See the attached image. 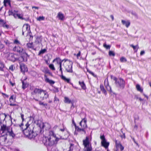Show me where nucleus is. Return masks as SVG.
I'll return each mask as SVG.
<instances>
[{"instance_id":"nucleus-64","label":"nucleus","mask_w":151,"mask_h":151,"mask_svg":"<svg viewBox=\"0 0 151 151\" xmlns=\"http://www.w3.org/2000/svg\"><path fill=\"white\" fill-rule=\"evenodd\" d=\"M13 66H14L13 65H11L9 67V69L12 71H13L14 70V69L13 68Z\"/></svg>"},{"instance_id":"nucleus-58","label":"nucleus","mask_w":151,"mask_h":151,"mask_svg":"<svg viewBox=\"0 0 151 151\" xmlns=\"http://www.w3.org/2000/svg\"><path fill=\"white\" fill-rule=\"evenodd\" d=\"M54 132L53 131L51 130V131H50L49 132V136H52V135L54 134Z\"/></svg>"},{"instance_id":"nucleus-4","label":"nucleus","mask_w":151,"mask_h":151,"mask_svg":"<svg viewBox=\"0 0 151 151\" xmlns=\"http://www.w3.org/2000/svg\"><path fill=\"white\" fill-rule=\"evenodd\" d=\"M116 87L120 89H123L125 86V81L121 78H119L115 82Z\"/></svg>"},{"instance_id":"nucleus-31","label":"nucleus","mask_w":151,"mask_h":151,"mask_svg":"<svg viewBox=\"0 0 151 151\" xmlns=\"http://www.w3.org/2000/svg\"><path fill=\"white\" fill-rule=\"evenodd\" d=\"M85 129L83 128H80L78 127L76 129V130L78 132H80L81 131H82L84 132V133L85 134L86 133V131L85 130Z\"/></svg>"},{"instance_id":"nucleus-25","label":"nucleus","mask_w":151,"mask_h":151,"mask_svg":"<svg viewBox=\"0 0 151 151\" xmlns=\"http://www.w3.org/2000/svg\"><path fill=\"white\" fill-rule=\"evenodd\" d=\"M130 46L133 48L134 52H137V50L139 48L138 45L134 46L133 44H131L130 45Z\"/></svg>"},{"instance_id":"nucleus-16","label":"nucleus","mask_w":151,"mask_h":151,"mask_svg":"<svg viewBox=\"0 0 151 151\" xmlns=\"http://www.w3.org/2000/svg\"><path fill=\"white\" fill-rule=\"evenodd\" d=\"M42 92H45V90H43L42 89H39L37 88H35L34 90V92L35 93V94L38 93L39 94H41Z\"/></svg>"},{"instance_id":"nucleus-60","label":"nucleus","mask_w":151,"mask_h":151,"mask_svg":"<svg viewBox=\"0 0 151 151\" xmlns=\"http://www.w3.org/2000/svg\"><path fill=\"white\" fill-rule=\"evenodd\" d=\"M21 118H22V122H23L24 121V114H21Z\"/></svg>"},{"instance_id":"nucleus-36","label":"nucleus","mask_w":151,"mask_h":151,"mask_svg":"<svg viewBox=\"0 0 151 151\" xmlns=\"http://www.w3.org/2000/svg\"><path fill=\"white\" fill-rule=\"evenodd\" d=\"M44 72L45 73H48L50 76H52V73L47 68L45 69Z\"/></svg>"},{"instance_id":"nucleus-19","label":"nucleus","mask_w":151,"mask_h":151,"mask_svg":"<svg viewBox=\"0 0 151 151\" xmlns=\"http://www.w3.org/2000/svg\"><path fill=\"white\" fill-rule=\"evenodd\" d=\"M122 23L123 25L125 26L127 28L130 26V22L129 21H126L123 20H122Z\"/></svg>"},{"instance_id":"nucleus-24","label":"nucleus","mask_w":151,"mask_h":151,"mask_svg":"<svg viewBox=\"0 0 151 151\" xmlns=\"http://www.w3.org/2000/svg\"><path fill=\"white\" fill-rule=\"evenodd\" d=\"M25 50H24L23 48L21 47H20L18 46L17 47V52L19 53V54L22 53Z\"/></svg>"},{"instance_id":"nucleus-48","label":"nucleus","mask_w":151,"mask_h":151,"mask_svg":"<svg viewBox=\"0 0 151 151\" xmlns=\"http://www.w3.org/2000/svg\"><path fill=\"white\" fill-rule=\"evenodd\" d=\"M72 124H73V125H74V126L75 127V130H76V129L77 128H78V126H77L76 125V123L75 122L74 119H72Z\"/></svg>"},{"instance_id":"nucleus-40","label":"nucleus","mask_w":151,"mask_h":151,"mask_svg":"<svg viewBox=\"0 0 151 151\" xmlns=\"http://www.w3.org/2000/svg\"><path fill=\"white\" fill-rule=\"evenodd\" d=\"M49 68L52 70H55V68L53 64H49Z\"/></svg>"},{"instance_id":"nucleus-59","label":"nucleus","mask_w":151,"mask_h":151,"mask_svg":"<svg viewBox=\"0 0 151 151\" xmlns=\"http://www.w3.org/2000/svg\"><path fill=\"white\" fill-rule=\"evenodd\" d=\"M59 71L61 72V75H63L62 66H59Z\"/></svg>"},{"instance_id":"nucleus-28","label":"nucleus","mask_w":151,"mask_h":151,"mask_svg":"<svg viewBox=\"0 0 151 151\" xmlns=\"http://www.w3.org/2000/svg\"><path fill=\"white\" fill-rule=\"evenodd\" d=\"M17 17H18L19 19L22 20H25L26 21L27 20L25 18H23L21 14H16L14 18H16Z\"/></svg>"},{"instance_id":"nucleus-37","label":"nucleus","mask_w":151,"mask_h":151,"mask_svg":"<svg viewBox=\"0 0 151 151\" xmlns=\"http://www.w3.org/2000/svg\"><path fill=\"white\" fill-rule=\"evenodd\" d=\"M27 46L28 48H32L33 47V43L32 42L28 43L27 44Z\"/></svg>"},{"instance_id":"nucleus-29","label":"nucleus","mask_w":151,"mask_h":151,"mask_svg":"<svg viewBox=\"0 0 151 151\" xmlns=\"http://www.w3.org/2000/svg\"><path fill=\"white\" fill-rule=\"evenodd\" d=\"M16 13L14 12L12 10H9L8 12V14L9 16L12 15L14 17H15V15Z\"/></svg>"},{"instance_id":"nucleus-44","label":"nucleus","mask_w":151,"mask_h":151,"mask_svg":"<svg viewBox=\"0 0 151 151\" xmlns=\"http://www.w3.org/2000/svg\"><path fill=\"white\" fill-rule=\"evenodd\" d=\"M24 125V124L23 122H22L20 124H15L14 126L16 127H19L21 129H23V127L22 126Z\"/></svg>"},{"instance_id":"nucleus-9","label":"nucleus","mask_w":151,"mask_h":151,"mask_svg":"<svg viewBox=\"0 0 151 151\" xmlns=\"http://www.w3.org/2000/svg\"><path fill=\"white\" fill-rule=\"evenodd\" d=\"M72 65L73 63H72L70 64L67 65L66 66H64V68L67 72L70 73H73Z\"/></svg>"},{"instance_id":"nucleus-46","label":"nucleus","mask_w":151,"mask_h":151,"mask_svg":"<svg viewBox=\"0 0 151 151\" xmlns=\"http://www.w3.org/2000/svg\"><path fill=\"white\" fill-rule=\"evenodd\" d=\"M62 126L63 127V129H60V131H61L62 132H63L65 130L67 132V129L66 127L64 126L63 124H62Z\"/></svg>"},{"instance_id":"nucleus-17","label":"nucleus","mask_w":151,"mask_h":151,"mask_svg":"<svg viewBox=\"0 0 151 151\" xmlns=\"http://www.w3.org/2000/svg\"><path fill=\"white\" fill-rule=\"evenodd\" d=\"M57 17L59 20L62 21L65 18V17L64 14L61 12H59L58 13L57 15Z\"/></svg>"},{"instance_id":"nucleus-49","label":"nucleus","mask_w":151,"mask_h":151,"mask_svg":"<svg viewBox=\"0 0 151 151\" xmlns=\"http://www.w3.org/2000/svg\"><path fill=\"white\" fill-rule=\"evenodd\" d=\"M14 44L17 45L20 44V42L17 39L14 40Z\"/></svg>"},{"instance_id":"nucleus-27","label":"nucleus","mask_w":151,"mask_h":151,"mask_svg":"<svg viewBox=\"0 0 151 151\" xmlns=\"http://www.w3.org/2000/svg\"><path fill=\"white\" fill-rule=\"evenodd\" d=\"M72 101H72L70 100L68 97H64V102L65 103L70 104L72 103Z\"/></svg>"},{"instance_id":"nucleus-5","label":"nucleus","mask_w":151,"mask_h":151,"mask_svg":"<svg viewBox=\"0 0 151 151\" xmlns=\"http://www.w3.org/2000/svg\"><path fill=\"white\" fill-rule=\"evenodd\" d=\"M20 55V56L18 58V60L21 62H27V58L29 57V55L25 51Z\"/></svg>"},{"instance_id":"nucleus-11","label":"nucleus","mask_w":151,"mask_h":151,"mask_svg":"<svg viewBox=\"0 0 151 151\" xmlns=\"http://www.w3.org/2000/svg\"><path fill=\"white\" fill-rule=\"evenodd\" d=\"M27 79V78H26L25 79L23 80L22 79H21V81H22V88L24 90L28 86V84H27L26 82H25L24 81H25Z\"/></svg>"},{"instance_id":"nucleus-56","label":"nucleus","mask_w":151,"mask_h":151,"mask_svg":"<svg viewBox=\"0 0 151 151\" xmlns=\"http://www.w3.org/2000/svg\"><path fill=\"white\" fill-rule=\"evenodd\" d=\"M4 43H5L8 46H9V44H10L9 41L8 40H4Z\"/></svg>"},{"instance_id":"nucleus-22","label":"nucleus","mask_w":151,"mask_h":151,"mask_svg":"<svg viewBox=\"0 0 151 151\" xmlns=\"http://www.w3.org/2000/svg\"><path fill=\"white\" fill-rule=\"evenodd\" d=\"M47 48H45L43 49H42L39 52L38 55V56H40L41 55L43 54L44 53L47 52Z\"/></svg>"},{"instance_id":"nucleus-18","label":"nucleus","mask_w":151,"mask_h":151,"mask_svg":"<svg viewBox=\"0 0 151 151\" xmlns=\"http://www.w3.org/2000/svg\"><path fill=\"white\" fill-rule=\"evenodd\" d=\"M55 61H56L57 63L59 65V66H62V63L63 62L59 58H56L55 59L53 62H54Z\"/></svg>"},{"instance_id":"nucleus-12","label":"nucleus","mask_w":151,"mask_h":151,"mask_svg":"<svg viewBox=\"0 0 151 151\" xmlns=\"http://www.w3.org/2000/svg\"><path fill=\"white\" fill-rule=\"evenodd\" d=\"M101 145L104 147L106 149H108V147L109 145V142H107L106 140L104 141H101Z\"/></svg>"},{"instance_id":"nucleus-63","label":"nucleus","mask_w":151,"mask_h":151,"mask_svg":"<svg viewBox=\"0 0 151 151\" xmlns=\"http://www.w3.org/2000/svg\"><path fill=\"white\" fill-rule=\"evenodd\" d=\"M70 104H71V106L70 107V109H73L74 108V101H73Z\"/></svg>"},{"instance_id":"nucleus-2","label":"nucleus","mask_w":151,"mask_h":151,"mask_svg":"<svg viewBox=\"0 0 151 151\" xmlns=\"http://www.w3.org/2000/svg\"><path fill=\"white\" fill-rule=\"evenodd\" d=\"M29 122H28L25 124L26 127L24 129L23 128V129H22V130L23 133L26 138L30 139H34L35 138L37 134L35 132H34L33 130L34 127H32L31 128L29 127L30 124Z\"/></svg>"},{"instance_id":"nucleus-47","label":"nucleus","mask_w":151,"mask_h":151,"mask_svg":"<svg viewBox=\"0 0 151 151\" xmlns=\"http://www.w3.org/2000/svg\"><path fill=\"white\" fill-rule=\"evenodd\" d=\"M35 115L34 114H33L32 116H30V120L31 119H32V122L33 121H35Z\"/></svg>"},{"instance_id":"nucleus-43","label":"nucleus","mask_w":151,"mask_h":151,"mask_svg":"<svg viewBox=\"0 0 151 151\" xmlns=\"http://www.w3.org/2000/svg\"><path fill=\"white\" fill-rule=\"evenodd\" d=\"M59 101V99L56 97V96H55L54 97V103L55 104H58Z\"/></svg>"},{"instance_id":"nucleus-62","label":"nucleus","mask_w":151,"mask_h":151,"mask_svg":"<svg viewBox=\"0 0 151 151\" xmlns=\"http://www.w3.org/2000/svg\"><path fill=\"white\" fill-rule=\"evenodd\" d=\"M2 94L4 97L8 98L9 97V96L5 93H2Z\"/></svg>"},{"instance_id":"nucleus-57","label":"nucleus","mask_w":151,"mask_h":151,"mask_svg":"<svg viewBox=\"0 0 151 151\" xmlns=\"http://www.w3.org/2000/svg\"><path fill=\"white\" fill-rule=\"evenodd\" d=\"M131 14L132 15H133L136 17H137V13H136V12H133V11H132L131 12Z\"/></svg>"},{"instance_id":"nucleus-1","label":"nucleus","mask_w":151,"mask_h":151,"mask_svg":"<svg viewBox=\"0 0 151 151\" xmlns=\"http://www.w3.org/2000/svg\"><path fill=\"white\" fill-rule=\"evenodd\" d=\"M59 139L56 137V134L54 133L52 136L49 137H45L43 138L42 142L47 147L48 150L54 151L55 150L56 145Z\"/></svg>"},{"instance_id":"nucleus-26","label":"nucleus","mask_w":151,"mask_h":151,"mask_svg":"<svg viewBox=\"0 0 151 151\" xmlns=\"http://www.w3.org/2000/svg\"><path fill=\"white\" fill-rule=\"evenodd\" d=\"M136 87L137 90L141 93H142L143 92V89L140 86L139 84H136Z\"/></svg>"},{"instance_id":"nucleus-10","label":"nucleus","mask_w":151,"mask_h":151,"mask_svg":"<svg viewBox=\"0 0 151 151\" xmlns=\"http://www.w3.org/2000/svg\"><path fill=\"white\" fill-rule=\"evenodd\" d=\"M44 78L45 82L46 83H49L50 85H52L55 83L54 81L49 79L46 75H44Z\"/></svg>"},{"instance_id":"nucleus-52","label":"nucleus","mask_w":151,"mask_h":151,"mask_svg":"<svg viewBox=\"0 0 151 151\" xmlns=\"http://www.w3.org/2000/svg\"><path fill=\"white\" fill-rule=\"evenodd\" d=\"M44 93V95H45V99H47V98H48V96H49V95L47 93V92L46 91H45V92H43Z\"/></svg>"},{"instance_id":"nucleus-42","label":"nucleus","mask_w":151,"mask_h":151,"mask_svg":"<svg viewBox=\"0 0 151 151\" xmlns=\"http://www.w3.org/2000/svg\"><path fill=\"white\" fill-rule=\"evenodd\" d=\"M120 61L122 63L126 62L127 61V60L125 58L122 57L120 58Z\"/></svg>"},{"instance_id":"nucleus-6","label":"nucleus","mask_w":151,"mask_h":151,"mask_svg":"<svg viewBox=\"0 0 151 151\" xmlns=\"http://www.w3.org/2000/svg\"><path fill=\"white\" fill-rule=\"evenodd\" d=\"M6 125L3 124L2 126H1V129L2 131V132L1 134V137L4 139L5 141L7 139V134L6 133H4V132L6 131Z\"/></svg>"},{"instance_id":"nucleus-61","label":"nucleus","mask_w":151,"mask_h":151,"mask_svg":"<svg viewBox=\"0 0 151 151\" xmlns=\"http://www.w3.org/2000/svg\"><path fill=\"white\" fill-rule=\"evenodd\" d=\"M78 40L80 42H82L84 41V39L81 37H79L78 38Z\"/></svg>"},{"instance_id":"nucleus-3","label":"nucleus","mask_w":151,"mask_h":151,"mask_svg":"<svg viewBox=\"0 0 151 151\" xmlns=\"http://www.w3.org/2000/svg\"><path fill=\"white\" fill-rule=\"evenodd\" d=\"M83 145L84 147L85 151H92V147L88 137H86L85 139L83 141Z\"/></svg>"},{"instance_id":"nucleus-34","label":"nucleus","mask_w":151,"mask_h":151,"mask_svg":"<svg viewBox=\"0 0 151 151\" xmlns=\"http://www.w3.org/2000/svg\"><path fill=\"white\" fill-rule=\"evenodd\" d=\"M86 114H85V117L82 119V120L81 121H82V122H83L84 124H85V127H87V124H86V122H87V119L86 118Z\"/></svg>"},{"instance_id":"nucleus-55","label":"nucleus","mask_w":151,"mask_h":151,"mask_svg":"<svg viewBox=\"0 0 151 151\" xmlns=\"http://www.w3.org/2000/svg\"><path fill=\"white\" fill-rule=\"evenodd\" d=\"M52 86L55 89V90L54 91L55 92H58L59 91V90H58V87H56L53 86Z\"/></svg>"},{"instance_id":"nucleus-53","label":"nucleus","mask_w":151,"mask_h":151,"mask_svg":"<svg viewBox=\"0 0 151 151\" xmlns=\"http://www.w3.org/2000/svg\"><path fill=\"white\" fill-rule=\"evenodd\" d=\"M45 63L47 65L49 64V63L50 62V58H49L48 57V59L47 60L45 59Z\"/></svg>"},{"instance_id":"nucleus-38","label":"nucleus","mask_w":151,"mask_h":151,"mask_svg":"<svg viewBox=\"0 0 151 151\" xmlns=\"http://www.w3.org/2000/svg\"><path fill=\"white\" fill-rule=\"evenodd\" d=\"M109 55L110 56H114L115 55V53L112 51L109 50Z\"/></svg>"},{"instance_id":"nucleus-32","label":"nucleus","mask_w":151,"mask_h":151,"mask_svg":"<svg viewBox=\"0 0 151 151\" xmlns=\"http://www.w3.org/2000/svg\"><path fill=\"white\" fill-rule=\"evenodd\" d=\"M103 47L106 49H109L111 47L110 45H107L105 42L103 44Z\"/></svg>"},{"instance_id":"nucleus-39","label":"nucleus","mask_w":151,"mask_h":151,"mask_svg":"<svg viewBox=\"0 0 151 151\" xmlns=\"http://www.w3.org/2000/svg\"><path fill=\"white\" fill-rule=\"evenodd\" d=\"M10 1V0H4L3 3L4 6L6 7L7 4H8Z\"/></svg>"},{"instance_id":"nucleus-35","label":"nucleus","mask_w":151,"mask_h":151,"mask_svg":"<svg viewBox=\"0 0 151 151\" xmlns=\"http://www.w3.org/2000/svg\"><path fill=\"white\" fill-rule=\"evenodd\" d=\"M5 50L4 45L2 44L0 41V51H3Z\"/></svg>"},{"instance_id":"nucleus-8","label":"nucleus","mask_w":151,"mask_h":151,"mask_svg":"<svg viewBox=\"0 0 151 151\" xmlns=\"http://www.w3.org/2000/svg\"><path fill=\"white\" fill-rule=\"evenodd\" d=\"M20 68L21 71L22 72L24 73L25 72L28 71V68L25 64L23 63H21L20 64Z\"/></svg>"},{"instance_id":"nucleus-45","label":"nucleus","mask_w":151,"mask_h":151,"mask_svg":"<svg viewBox=\"0 0 151 151\" xmlns=\"http://www.w3.org/2000/svg\"><path fill=\"white\" fill-rule=\"evenodd\" d=\"M100 138L101 139V141H104L106 140L104 134L100 135Z\"/></svg>"},{"instance_id":"nucleus-15","label":"nucleus","mask_w":151,"mask_h":151,"mask_svg":"<svg viewBox=\"0 0 151 151\" xmlns=\"http://www.w3.org/2000/svg\"><path fill=\"white\" fill-rule=\"evenodd\" d=\"M106 80V79L105 80V81H104V85L105 86L107 90L108 91H109L110 93H112V91L111 87L110 86H109V82H108V81H107V83H105Z\"/></svg>"},{"instance_id":"nucleus-20","label":"nucleus","mask_w":151,"mask_h":151,"mask_svg":"<svg viewBox=\"0 0 151 151\" xmlns=\"http://www.w3.org/2000/svg\"><path fill=\"white\" fill-rule=\"evenodd\" d=\"M25 25H26V30L27 31V34L30 33L32 34V32L30 30V26L28 24H24L23 27V28L24 27Z\"/></svg>"},{"instance_id":"nucleus-7","label":"nucleus","mask_w":151,"mask_h":151,"mask_svg":"<svg viewBox=\"0 0 151 151\" xmlns=\"http://www.w3.org/2000/svg\"><path fill=\"white\" fill-rule=\"evenodd\" d=\"M0 26L7 29L9 28V25L6 24V22L1 19H0Z\"/></svg>"},{"instance_id":"nucleus-50","label":"nucleus","mask_w":151,"mask_h":151,"mask_svg":"<svg viewBox=\"0 0 151 151\" xmlns=\"http://www.w3.org/2000/svg\"><path fill=\"white\" fill-rule=\"evenodd\" d=\"M111 79H113L114 81H115V82H116V80L118 79V78H116V77L112 75H111Z\"/></svg>"},{"instance_id":"nucleus-23","label":"nucleus","mask_w":151,"mask_h":151,"mask_svg":"<svg viewBox=\"0 0 151 151\" xmlns=\"http://www.w3.org/2000/svg\"><path fill=\"white\" fill-rule=\"evenodd\" d=\"M79 84L81 86L82 89L83 90H86V85L83 81H82V82L79 81Z\"/></svg>"},{"instance_id":"nucleus-14","label":"nucleus","mask_w":151,"mask_h":151,"mask_svg":"<svg viewBox=\"0 0 151 151\" xmlns=\"http://www.w3.org/2000/svg\"><path fill=\"white\" fill-rule=\"evenodd\" d=\"M9 60L13 62H15L16 61L18 60V58H15L14 54L11 53L9 56Z\"/></svg>"},{"instance_id":"nucleus-21","label":"nucleus","mask_w":151,"mask_h":151,"mask_svg":"<svg viewBox=\"0 0 151 151\" xmlns=\"http://www.w3.org/2000/svg\"><path fill=\"white\" fill-rule=\"evenodd\" d=\"M100 88L101 90L102 91V93L106 96L107 94L106 91L105 90V89L104 88L103 85H102V84H100Z\"/></svg>"},{"instance_id":"nucleus-51","label":"nucleus","mask_w":151,"mask_h":151,"mask_svg":"<svg viewBox=\"0 0 151 151\" xmlns=\"http://www.w3.org/2000/svg\"><path fill=\"white\" fill-rule=\"evenodd\" d=\"M39 104L40 105H42L43 106H47V104H44L43 102H42L41 101H40L39 102Z\"/></svg>"},{"instance_id":"nucleus-30","label":"nucleus","mask_w":151,"mask_h":151,"mask_svg":"<svg viewBox=\"0 0 151 151\" xmlns=\"http://www.w3.org/2000/svg\"><path fill=\"white\" fill-rule=\"evenodd\" d=\"M116 147V148H119L121 151H123L124 149V147H123L120 143H119V144L117 145Z\"/></svg>"},{"instance_id":"nucleus-54","label":"nucleus","mask_w":151,"mask_h":151,"mask_svg":"<svg viewBox=\"0 0 151 151\" xmlns=\"http://www.w3.org/2000/svg\"><path fill=\"white\" fill-rule=\"evenodd\" d=\"M89 73L90 74H91L93 76H94L95 77H96L97 76L96 75H95L93 72L91 71H89Z\"/></svg>"},{"instance_id":"nucleus-41","label":"nucleus","mask_w":151,"mask_h":151,"mask_svg":"<svg viewBox=\"0 0 151 151\" xmlns=\"http://www.w3.org/2000/svg\"><path fill=\"white\" fill-rule=\"evenodd\" d=\"M45 18V17L43 16H39V17L37 18V20L38 21H41L44 20Z\"/></svg>"},{"instance_id":"nucleus-33","label":"nucleus","mask_w":151,"mask_h":151,"mask_svg":"<svg viewBox=\"0 0 151 151\" xmlns=\"http://www.w3.org/2000/svg\"><path fill=\"white\" fill-rule=\"evenodd\" d=\"M9 133V135L10 136L12 137L13 138H14L15 136V134L14 133L12 128H11V131Z\"/></svg>"},{"instance_id":"nucleus-13","label":"nucleus","mask_w":151,"mask_h":151,"mask_svg":"<svg viewBox=\"0 0 151 151\" xmlns=\"http://www.w3.org/2000/svg\"><path fill=\"white\" fill-rule=\"evenodd\" d=\"M60 76L61 78L63 80H64L65 81L67 82L68 83H70V84L73 85L72 83L70 82V78H66L65 76H64L63 75H60Z\"/></svg>"}]
</instances>
